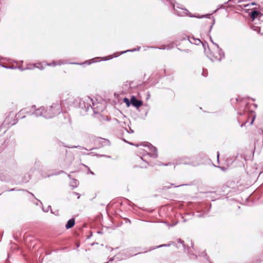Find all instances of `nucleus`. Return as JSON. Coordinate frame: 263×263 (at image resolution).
<instances>
[{"label": "nucleus", "instance_id": "4be33fe9", "mask_svg": "<svg viewBox=\"0 0 263 263\" xmlns=\"http://www.w3.org/2000/svg\"><path fill=\"white\" fill-rule=\"evenodd\" d=\"M252 28L254 30L257 31L258 33H260L261 34H263V31L262 32L261 31V27L253 26Z\"/></svg>", "mask_w": 263, "mask_h": 263}, {"label": "nucleus", "instance_id": "69168bd1", "mask_svg": "<svg viewBox=\"0 0 263 263\" xmlns=\"http://www.w3.org/2000/svg\"><path fill=\"white\" fill-rule=\"evenodd\" d=\"M29 193L30 194H31V195H32V196H33V197H34V194H33L32 193H30V192H29Z\"/></svg>", "mask_w": 263, "mask_h": 263}, {"label": "nucleus", "instance_id": "2f4dec72", "mask_svg": "<svg viewBox=\"0 0 263 263\" xmlns=\"http://www.w3.org/2000/svg\"><path fill=\"white\" fill-rule=\"evenodd\" d=\"M254 5H256V3L253 2V3H251L250 4H247V5H245V7H249L250 6H254Z\"/></svg>", "mask_w": 263, "mask_h": 263}, {"label": "nucleus", "instance_id": "b1692460", "mask_svg": "<svg viewBox=\"0 0 263 263\" xmlns=\"http://www.w3.org/2000/svg\"><path fill=\"white\" fill-rule=\"evenodd\" d=\"M128 126H129L128 125ZM129 130L127 129L126 128H124V127H123V129H124V130H125L127 133H129V134H133L134 133V130L133 129H132L129 126Z\"/></svg>", "mask_w": 263, "mask_h": 263}, {"label": "nucleus", "instance_id": "4d7b16f0", "mask_svg": "<svg viewBox=\"0 0 263 263\" xmlns=\"http://www.w3.org/2000/svg\"><path fill=\"white\" fill-rule=\"evenodd\" d=\"M67 176H68V177L69 178H70V179H71V175H70L68 174V175H67Z\"/></svg>", "mask_w": 263, "mask_h": 263}, {"label": "nucleus", "instance_id": "ddd939ff", "mask_svg": "<svg viewBox=\"0 0 263 263\" xmlns=\"http://www.w3.org/2000/svg\"><path fill=\"white\" fill-rule=\"evenodd\" d=\"M186 39L191 44H195L196 45H199L201 44V43H202V41L199 39L195 38L194 36H187Z\"/></svg>", "mask_w": 263, "mask_h": 263}, {"label": "nucleus", "instance_id": "e2e57ef3", "mask_svg": "<svg viewBox=\"0 0 263 263\" xmlns=\"http://www.w3.org/2000/svg\"><path fill=\"white\" fill-rule=\"evenodd\" d=\"M14 190H15V189H11L10 191H14Z\"/></svg>", "mask_w": 263, "mask_h": 263}, {"label": "nucleus", "instance_id": "dca6fc26", "mask_svg": "<svg viewBox=\"0 0 263 263\" xmlns=\"http://www.w3.org/2000/svg\"><path fill=\"white\" fill-rule=\"evenodd\" d=\"M201 44H202L203 48L204 49V53L206 54V55H209L208 50L209 51H210V49L209 47V45H208V43L206 42H202V43H201Z\"/></svg>", "mask_w": 263, "mask_h": 263}, {"label": "nucleus", "instance_id": "1a4fd4ad", "mask_svg": "<svg viewBox=\"0 0 263 263\" xmlns=\"http://www.w3.org/2000/svg\"><path fill=\"white\" fill-rule=\"evenodd\" d=\"M130 99L131 105L137 109L139 108L143 105L142 101L138 99L135 96H132Z\"/></svg>", "mask_w": 263, "mask_h": 263}, {"label": "nucleus", "instance_id": "4c0bfd02", "mask_svg": "<svg viewBox=\"0 0 263 263\" xmlns=\"http://www.w3.org/2000/svg\"><path fill=\"white\" fill-rule=\"evenodd\" d=\"M223 8H224V7H223V6L222 5H218V6H217V9L218 10H219V9H223Z\"/></svg>", "mask_w": 263, "mask_h": 263}, {"label": "nucleus", "instance_id": "bf43d9fd", "mask_svg": "<svg viewBox=\"0 0 263 263\" xmlns=\"http://www.w3.org/2000/svg\"><path fill=\"white\" fill-rule=\"evenodd\" d=\"M259 8L260 10H261L263 12V7L262 8H260V6H259Z\"/></svg>", "mask_w": 263, "mask_h": 263}, {"label": "nucleus", "instance_id": "a18cd8bd", "mask_svg": "<svg viewBox=\"0 0 263 263\" xmlns=\"http://www.w3.org/2000/svg\"><path fill=\"white\" fill-rule=\"evenodd\" d=\"M217 160H219V152H217Z\"/></svg>", "mask_w": 263, "mask_h": 263}, {"label": "nucleus", "instance_id": "79ce46f5", "mask_svg": "<svg viewBox=\"0 0 263 263\" xmlns=\"http://www.w3.org/2000/svg\"><path fill=\"white\" fill-rule=\"evenodd\" d=\"M247 122V121H246L245 123H243L241 124L240 125V127H242L243 126H244L245 125V124H246V123Z\"/></svg>", "mask_w": 263, "mask_h": 263}, {"label": "nucleus", "instance_id": "338daca9", "mask_svg": "<svg viewBox=\"0 0 263 263\" xmlns=\"http://www.w3.org/2000/svg\"><path fill=\"white\" fill-rule=\"evenodd\" d=\"M79 246H80V245H79V244H77V247H79Z\"/></svg>", "mask_w": 263, "mask_h": 263}, {"label": "nucleus", "instance_id": "13d9d810", "mask_svg": "<svg viewBox=\"0 0 263 263\" xmlns=\"http://www.w3.org/2000/svg\"><path fill=\"white\" fill-rule=\"evenodd\" d=\"M182 218L183 219V222H185L186 221V220L184 218V217H183Z\"/></svg>", "mask_w": 263, "mask_h": 263}, {"label": "nucleus", "instance_id": "37998d69", "mask_svg": "<svg viewBox=\"0 0 263 263\" xmlns=\"http://www.w3.org/2000/svg\"><path fill=\"white\" fill-rule=\"evenodd\" d=\"M203 257H205L206 256V254L205 252H203L202 253V255H201Z\"/></svg>", "mask_w": 263, "mask_h": 263}, {"label": "nucleus", "instance_id": "a878e982", "mask_svg": "<svg viewBox=\"0 0 263 263\" xmlns=\"http://www.w3.org/2000/svg\"><path fill=\"white\" fill-rule=\"evenodd\" d=\"M215 23V18L213 17L212 23L211 24V25L210 26L209 30L208 31V32H209V33H211V30H212L213 27Z\"/></svg>", "mask_w": 263, "mask_h": 263}, {"label": "nucleus", "instance_id": "39448f33", "mask_svg": "<svg viewBox=\"0 0 263 263\" xmlns=\"http://www.w3.org/2000/svg\"><path fill=\"white\" fill-rule=\"evenodd\" d=\"M145 146H147L151 151V152L147 153V155L151 157L157 158L158 156L157 148L149 143H148Z\"/></svg>", "mask_w": 263, "mask_h": 263}, {"label": "nucleus", "instance_id": "f3484780", "mask_svg": "<svg viewBox=\"0 0 263 263\" xmlns=\"http://www.w3.org/2000/svg\"><path fill=\"white\" fill-rule=\"evenodd\" d=\"M174 242H171V243H170L163 244V245H161L159 246H156L155 247L151 248L149 249V251H152V250H155L156 249L160 248H162V247H170L171 245L174 244Z\"/></svg>", "mask_w": 263, "mask_h": 263}, {"label": "nucleus", "instance_id": "c9c22d12", "mask_svg": "<svg viewBox=\"0 0 263 263\" xmlns=\"http://www.w3.org/2000/svg\"><path fill=\"white\" fill-rule=\"evenodd\" d=\"M3 67H5L6 68H8V69H13L14 68L13 66H4V65H2Z\"/></svg>", "mask_w": 263, "mask_h": 263}, {"label": "nucleus", "instance_id": "c03bdc74", "mask_svg": "<svg viewBox=\"0 0 263 263\" xmlns=\"http://www.w3.org/2000/svg\"><path fill=\"white\" fill-rule=\"evenodd\" d=\"M126 222H129V223H131V221H130V220H129V219H127V218H126Z\"/></svg>", "mask_w": 263, "mask_h": 263}, {"label": "nucleus", "instance_id": "f03ea898", "mask_svg": "<svg viewBox=\"0 0 263 263\" xmlns=\"http://www.w3.org/2000/svg\"><path fill=\"white\" fill-rule=\"evenodd\" d=\"M62 112V107L58 103H53L51 106L45 107L44 118L51 119L59 115Z\"/></svg>", "mask_w": 263, "mask_h": 263}, {"label": "nucleus", "instance_id": "5701e85b", "mask_svg": "<svg viewBox=\"0 0 263 263\" xmlns=\"http://www.w3.org/2000/svg\"><path fill=\"white\" fill-rule=\"evenodd\" d=\"M211 15H212V14H204V15H202L201 16H196V17L199 18H203V17L210 18Z\"/></svg>", "mask_w": 263, "mask_h": 263}, {"label": "nucleus", "instance_id": "6e6d98bb", "mask_svg": "<svg viewBox=\"0 0 263 263\" xmlns=\"http://www.w3.org/2000/svg\"><path fill=\"white\" fill-rule=\"evenodd\" d=\"M6 263H9V260L8 259V258L6 259Z\"/></svg>", "mask_w": 263, "mask_h": 263}, {"label": "nucleus", "instance_id": "c756f323", "mask_svg": "<svg viewBox=\"0 0 263 263\" xmlns=\"http://www.w3.org/2000/svg\"><path fill=\"white\" fill-rule=\"evenodd\" d=\"M207 35H208V36L209 37L210 41H211V42H212V43L214 45V43H215L213 41V39H212V36H211V35H210V33H209V32H208V34H207Z\"/></svg>", "mask_w": 263, "mask_h": 263}, {"label": "nucleus", "instance_id": "72a5a7b5", "mask_svg": "<svg viewBox=\"0 0 263 263\" xmlns=\"http://www.w3.org/2000/svg\"><path fill=\"white\" fill-rule=\"evenodd\" d=\"M122 140H123V141H124L125 143H128V144H130V145H135L134 143H132V142H128V141H126L125 139L122 138Z\"/></svg>", "mask_w": 263, "mask_h": 263}, {"label": "nucleus", "instance_id": "0eeeda50", "mask_svg": "<svg viewBox=\"0 0 263 263\" xmlns=\"http://www.w3.org/2000/svg\"><path fill=\"white\" fill-rule=\"evenodd\" d=\"M249 9L247 11V12L249 13V15L250 18L253 20H255V18L260 17L262 16V14H261L259 11H257L256 8H253L251 9V11H249Z\"/></svg>", "mask_w": 263, "mask_h": 263}, {"label": "nucleus", "instance_id": "3c124183", "mask_svg": "<svg viewBox=\"0 0 263 263\" xmlns=\"http://www.w3.org/2000/svg\"><path fill=\"white\" fill-rule=\"evenodd\" d=\"M115 120L118 123H120V121L117 119H115Z\"/></svg>", "mask_w": 263, "mask_h": 263}, {"label": "nucleus", "instance_id": "603ef678", "mask_svg": "<svg viewBox=\"0 0 263 263\" xmlns=\"http://www.w3.org/2000/svg\"><path fill=\"white\" fill-rule=\"evenodd\" d=\"M218 10L217 9H216L215 10H214V11H213V13H216V12L218 11Z\"/></svg>", "mask_w": 263, "mask_h": 263}, {"label": "nucleus", "instance_id": "8fccbe9b", "mask_svg": "<svg viewBox=\"0 0 263 263\" xmlns=\"http://www.w3.org/2000/svg\"><path fill=\"white\" fill-rule=\"evenodd\" d=\"M25 69H31V68H29V67H27L25 68L22 69V70H25Z\"/></svg>", "mask_w": 263, "mask_h": 263}, {"label": "nucleus", "instance_id": "423d86ee", "mask_svg": "<svg viewBox=\"0 0 263 263\" xmlns=\"http://www.w3.org/2000/svg\"><path fill=\"white\" fill-rule=\"evenodd\" d=\"M180 164L190 165V157H182L177 159L175 161L174 168L175 165Z\"/></svg>", "mask_w": 263, "mask_h": 263}, {"label": "nucleus", "instance_id": "774afa93", "mask_svg": "<svg viewBox=\"0 0 263 263\" xmlns=\"http://www.w3.org/2000/svg\"><path fill=\"white\" fill-rule=\"evenodd\" d=\"M112 260H113V259H112V258H110V259H109V261H112Z\"/></svg>", "mask_w": 263, "mask_h": 263}, {"label": "nucleus", "instance_id": "7ed1b4c3", "mask_svg": "<svg viewBox=\"0 0 263 263\" xmlns=\"http://www.w3.org/2000/svg\"><path fill=\"white\" fill-rule=\"evenodd\" d=\"M214 45L215 47L213 48L212 51H210V54L207 55V57L212 62H219L224 58V52L217 43H214Z\"/></svg>", "mask_w": 263, "mask_h": 263}, {"label": "nucleus", "instance_id": "49530a36", "mask_svg": "<svg viewBox=\"0 0 263 263\" xmlns=\"http://www.w3.org/2000/svg\"><path fill=\"white\" fill-rule=\"evenodd\" d=\"M254 119H255V117H254V118L252 119V120H251V122H250V124H251V125L253 124V122H254Z\"/></svg>", "mask_w": 263, "mask_h": 263}, {"label": "nucleus", "instance_id": "a19ab883", "mask_svg": "<svg viewBox=\"0 0 263 263\" xmlns=\"http://www.w3.org/2000/svg\"><path fill=\"white\" fill-rule=\"evenodd\" d=\"M47 65L48 66H51L52 65L55 66V62H53L52 63H48V64H47Z\"/></svg>", "mask_w": 263, "mask_h": 263}, {"label": "nucleus", "instance_id": "9b49d317", "mask_svg": "<svg viewBox=\"0 0 263 263\" xmlns=\"http://www.w3.org/2000/svg\"><path fill=\"white\" fill-rule=\"evenodd\" d=\"M140 49H141V47L139 46V47H137V48H134L133 49L127 50H125L124 51H122L119 54H117L116 53H115L113 54V56L111 55V57L109 58V59H112L113 57L116 58L120 55L123 54L125 53L128 52H134V51H139ZM104 61L109 60V59H107L106 57H104Z\"/></svg>", "mask_w": 263, "mask_h": 263}, {"label": "nucleus", "instance_id": "4468645a", "mask_svg": "<svg viewBox=\"0 0 263 263\" xmlns=\"http://www.w3.org/2000/svg\"><path fill=\"white\" fill-rule=\"evenodd\" d=\"M190 165L193 166H197L199 165L196 156L190 157Z\"/></svg>", "mask_w": 263, "mask_h": 263}, {"label": "nucleus", "instance_id": "5fc2aeb1", "mask_svg": "<svg viewBox=\"0 0 263 263\" xmlns=\"http://www.w3.org/2000/svg\"><path fill=\"white\" fill-rule=\"evenodd\" d=\"M35 107H36V106H35V105H32V106H31V108H35Z\"/></svg>", "mask_w": 263, "mask_h": 263}, {"label": "nucleus", "instance_id": "052dcab7", "mask_svg": "<svg viewBox=\"0 0 263 263\" xmlns=\"http://www.w3.org/2000/svg\"><path fill=\"white\" fill-rule=\"evenodd\" d=\"M90 173L91 174L94 175V173H93V172L90 171Z\"/></svg>", "mask_w": 263, "mask_h": 263}, {"label": "nucleus", "instance_id": "864d4df0", "mask_svg": "<svg viewBox=\"0 0 263 263\" xmlns=\"http://www.w3.org/2000/svg\"><path fill=\"white\" fill-rule=\"evenodd\" d=\"M193 246H194V243L192 242H191V247L194 249Z\"/></svg>", "mask_w": 263, "mask_h": 263}, {"label": "nucleus", "instance_id": "58836bf2", "mask_svg": "<svg viewBox=\"0 0 263 263\" xmlns=\"http://www.w3.org/2000/svg\"><path fill=\"white\" fill-rule=\"evenodd\" d=\"M73 194L76 195V196H78V199H79L80 198V195L79 193L77 192H73Z\"/></svg>", "mask_w": 263, "mask_h": 263}, {"label": "nucleus", "instance_id": "680f3d73", "mask_svg": "<svg viewBox=\"0 0 263 263\" xmlns=\"http://www.w3.org/2000/svg\"><path fill=\"white\" fill-rule=\"evenodd\" d=\"M64 172L63 171H61L60 172V174L63 173Z\"/></svg>", "mask_w": 263, "mask_h": 263}, {"label": "nucleus", "instance_id": "f704fd0d", "mask_svg": "<svg viewBox=\"0 0 263 263\" xmlns=\"http://www.w3.org/2000/svg\"><path fill=\"white\" fill-rule=\"evenodd\" d=\"M150 97H151V93H150V92L149 91H147L146 92V99L148 100V99H149Z\"/></svg>", "mask_w": 263, "mask_h": 263}, {"label": "nucleus", "instance_id": "2eb2a0df", "mask_svg": "<svg viewBox=\"0 0 263 263\" xmlns=\"http://www.w3.org/2000/svg\"><path fill=\"white\" fill-rule=\"evenodd\" d=\"M75 224V220L73 218H72L68 220L67 222L65 228L66 229H69L72 228Z\"/></svg>", "mask_w": 263, "mask_h": 263}, {"label": "nucleus", "instance_id": "09e8293b", "mask_svg": "<svg viewBox=\"0 0 263 263\" xmlns=\"http://www.w3.org/2000/svg\"><path fill=\"white\" fill-rule=\"evenodd\" d=\"M244 114H245L244 112H239L238 113L239 115H240V116H242V115H244Z\"/></svg>", "mask_w": 263, "mask_h": 263}, {"label": "nucleus", "instance_id": "bb28decb", "mask_svg": "<svg viewBox=\"0 0 263 263\" xmlns=\"http://www.w3.org/2000/svg\"><path fill=\"white\" fill-rule=\"evenodd\" d=\"M185 184H180V185H175L174 184H171L169 186H164L163 188H165V189H170V186H174V187H179V186H183V185H184Z\"/></svg>", "mask_w": 263, "mask_h": 263}, {"label": "nucleus", "instance_id": "de8ad7c7", "mask_svg": "<svg viewBox=\"0 0 263 263\" xmlns=\"http://www.w3.org/2000/svg\"><path fill=\"white\" fill-rule=\"evenodd\" d=\"M38 68H39L40 70H43L44 69V67L43 66H41L40 67H37Z\"/></svg>", "mask_w": 263, "mask_h": 263}, {"label": "nucleus", "instance_id": "0e129e2a", "mask_svg": "<svg viewBox=\"0 0 263 263\" xmlns=\"http://www.w3.org/2000/svg\"><path fill=\"white\" fill-rule=\"evenodd\" d=\"M37 201H38L39 202H40L41 203V204H42V202H41L40 200H38V199H37Z\"/></svg>", "mask_w": 263, "mask_h": 263}, {"label": "nucleus", "instance_id": "ea45409f", "mask_svg": "<svg viewBox=\"0 0 263 263\" xmlns=\"http://www.w3.org/2000/svg\"><path fill=\"white\" fill-rule=\"evenodd\" d=\"M97 156H98V157L104 156V157H108V158L110 157L109 156H106V155H97Z\"/></svg>", "mask_w": 263, "mask_h": 263}, {"label": "nucleus", "instance_id": "9d476101", "mask_svg": "<svg viewBox=\"0 0 263 263\" xmlns=\"http://www.w3.org/2000/svg\"><path fill=\"white\" fill-rule=\"evenodd\" d=\"M196 156L197 157L199 165L204 164L207 161L210 160V159L208 158L207 156L204 154L200 153Z\"/></svg>", "mask_w": 263, "mask_h": 263}, {"label": "nucleus", "instance_id": "f257e3e1", "mask_svg": "<svg viewBox=\"0 0 263 263\" xmlns=\"http://www.w3.org/2000/svg\"><path fill=\"white\" fill-rule=\"evenodd\" d=\"M73 104L74 107L80 108L86 112L92 110L95 114H97L103 110V108H100V106H101L100 103H95L92 99L88 96L84 98H76L73 102Z\"/></svg>", "mask_w": 263, "mask_h": 263}, {"label": "nucleus", "instance_id": "412c9836", "mask_svg": "<svg viewBox=\"0 0 263 263\" xmlns=\"http://www.w3.org/2000/svg\"><path fill=\"white\" fill-rule=\"evenodd\" d=\"M123 101L127 107H129L131 105V99L129 100L127 98H124Z\"/></svg>", "mask_w": 263, "mask_h": 263}, {"label": "nucleus", "instance_id": "c85d7f7f", "mask_svg": "<svg viewBox=\"0 0 263 263\" xmlns=\"http://www.w3.org/2000/svg\"><path fill=\"white\" fill-rule=\"evenodd\" d=\"M177 49L178 50L180 51L184 52L185 53H190V52H191V50H190V49H183H183H180L179 48H177Z\"/></svg>", "mask_w": 263, "mask_h": 263}, {"label": "nucleus", "instance_id": "6ab92c4d", "mask_svg": "<svg viewBox=\"0 0 263 263\" xmlns=\"http://www.w3.org/2000/svg\"><path fill=\"white\" fill-rule=\"evenodd\" d=\"M79 181L78 180L76 179H72V180L71 181L70 183V185L71 187H72L73 189L77 187L78 185Z\"/></svg>", "mask_w": 263, "mask_h": 263}, {"label": "nucleus", "instance_id": "aec40b11", "mask_svg": "<svg viewBox=\"0 0 263 263\" xmlns=\"http://www.w3.org/2000/svg\"><path fill=\"white\" fill-rule=\"evenodd\" d=\"M99 59V58H93V59H90L89 60L86 61L84 62V63L85 64H87L88 65H90V64H91L92 63L98 62V61L96 60V59ZM99 61H100V60H99Z\"/></svg>", "mask_w": 263, "mask_h": 263}, {"label": "nucleus", "instance_id": "f8f14e48", "mask_svg": "<svg viewBox=\"0 0 263 263\" xmlns=\"http://www.w3.org/2000/svg\"><path fill=\"white\" fill-rule=\"evenodd\" d=\"M96 142L100 144L101 146H108L110 145V141L106 139L99 137L96 140Z\"/></svg>", "mask_w": 263, "mask_h": 263}, {"label": "nucleus", "instance_id": "473e14b6", "mask_svg": "<svg viewBox=\"0 0 263 263\" xmlns=\"http://www.w3.org/2000/svg\"><path fill=\"white\" fill-rule=\"evenodd\" d=\"M68 148H83L82 146L80 145L78 146H68Z\"/></svg>", "mask_w": 263, "mask_h": 263}, {"label": "nucleus", "instance_id": "a211bd4d", "mask_svg": "<svg viewBox=\"0 0 263 263\" xmlns=\"http://www.w3.org/2000/svg\"><path fill=\"white\" fill-rule=\"evenodd\" d=\"M34 166L36 168L41 170L43 168V165L42 162L39 160H36L34 163Z\"/></svg>", "mask_w": 263, "mask_h": 263}, {"label": "nucleus", "instance_id": "cd10ccee", "mask_svg": "<svg viewBox=\"0 0 263 263\" xmlns=\"http://www.w3.org/2000/svg\"><path fill=\"white\" fill-rule=\"evenodd\" d=\"M25 110L22 109L17 114H16V117H17V118H21V119H24V118H25V116H23L22 117H20V115L21 114L22 112H24Z\"/></svg>", "mask_w": 263, "mask_h": 263}, {"label": "nucleus", "instance_id": "6e6552de", "mask_svg": "<svg viewBox=\"0 0 263 263\" xmlns=\"http://www.w3.org/2000/svg\"><path fill=\"white\" fill-rule=\"evenodd\" d=\"M28 113V112H27ZM30 115H34L36 117H43L44 118L45 112V107L41 106L40 108L35 109L32 112H28Z\"/></svg>", "mask_w": 263, "mask_h": 263}, {"label": "nucleus", "instance_id": "20e7f679", "mask_svg": "<svg viewBox=\"0 0 263 263\" xmlns=\"http://www.w3.org/2000/svg\"><path fill=\"white\" fill-rule=\"evenodd\" d=\"M177 241L178 242L180 243L181 245H182L183 248V250L184 251V252H186V249L187 250V253H188L191 259H196L197 258V256L196 255L194 254V253H192L191 252V249L187 247H186L185 244H184V242L183 240L179 238L177 239Z\"/></svg>", "mask_w": 263, "mask_h": 263}, {"label": "nucleus", "instance_id": "7c9ffc66", "mask_svg": "<svg viewBox=\"0 0 263 263\" xmlns=\"http://www.w3.org/2000/svg\"><path fill=\"white\" fill-rule=\"evenodd\" d=\"M172 164V163H161V164H160L159 165H163V166H169V165H171Z\"/></svg>", "mask_w": 263, "mask_h": 263}, {"label": "nucleus", "instance_id": "e433bc0d", "mask_svg": "<svg viewBox=\"0 0 263 263\" xmlns=\"http://www.w3.org/2000/svg\"><path fill=\"white\" fill-rule=\"evenodd\" d=\"M148 48H158V47H154V46L148 47ZM159 49H165V47L159 48Z\"/></svg>", "mask_w": 263, "mask_h": 263}, {"label": "nucleus", "instance_id": "393cba45", "mask_svg": "<svg viewBox=\"0 0 263 263\" xmlns=\"http://www.w3.org/2000/svg\"><path fill=\"white\" fill-rule=\"evenodd\" d=\"M49 209H50L51 210V212L52 213H53V212H52V210L51 209V206L50 205H48L46 208H44V207L42 208V210L44 212H47L49 211Z\"/></svg>", "mask_w": 263, "mask_h": 263}]
</instances>
